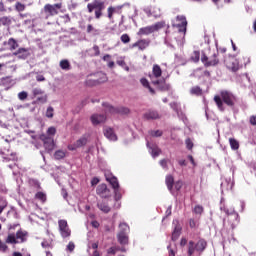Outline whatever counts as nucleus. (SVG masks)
Instances as JSON below:
<instances>
[{
	"instance_id": "0e129e2a",
	"label": "nucleus",
	"mask_w": 256,
	"mask_h": 256,
	"mask_svg": "<svg viewBox=\"0 0 256 256\" xmlns=\"http://www.w3.org/2000/svg\"><path fill=\"white\" fill-rule=\"evenodd\" d=\"M91 225L92 227H94V229H99V226H100L99 221L97 220L92 221Z\"/></svg>"
},
{
	"instance_id": "9d476101",
	"label": "nucleus",
	"mask_w": 256,
	"mask_h": 256,
	"mask_svg": "<svg viewBox=\"0 0 256 256\" xmlns=\"http://www.w3.org/2000/svg\"><path fill=\"white\" fill-rule=\"evenodd\" d=\"M172 27L178 29V33H182L185 37L187 33V18L184 15H178L174 20H172Z\"/></svg>"
},
{
	"instance_id": "5701e85b",
	"label": "nucleus",
	"mask_w": 256,
	"mask_h": 256,
	"mask_svg": "<svg viewBox=\"0 0 256 256\" xmlns=\"http://www.w3.org/2000/svg\"><path fill=\"white\" fill-rule=\"evenodd\" d=\"M152 74L155 79H159L161 75H163V70L161 69V66L159 64H154L152 67Z\"/></svg>"
},
{
	"instance_id": "37998d69",
	"label": "nucleus",
	"mask_w": 256,
	"mask_h": 256,
	"mask_svg": "<svg viewBox=\"0 0 256 256\" xmlns=\"http://www.w3.org/2000/svg\"><path fill=\"white\" fill-rule=\"evenodd\" d=\"M54 113H55V109H53V106H49L46 110V117L48 119H53Z\"/></svg>"
},
{
	"instance_id": "f257e3e1",
	"label": "nucleus",
	"mask_w": 256,
	"mask_h": 256,
	"mask_svg": "<svg viewBox=\"0 0 256 256\" xmlns=\"http://www.w3.org/2000/svg\"><path fill=\"white\" fill-rule=\"evenodd\" d=\"M11 229H15V226H10L6 238L3 240L0 239V251L2 253H7L9 251L8 245H22L29 241V232L20 228L18 231L12 232Z\"/></svg>"
},
{
	"instance_id": "680f3d73",
	"label": "nucleus",
	"mask_w": 256,
	"mask_h": 256,
	"mask_svg": "<svg viewBox=\"0 0 256 256\" xmlns=\"http://www.w3.org/2000/svg\"><path fill=\"white\" fill-rule=\"evenodd\" d=\"M189 227L191 229H195L197 227V222L195 221V219H190L189 220Z\"/></svg>"
},
{
	"instance_id": "c756f323",
	"label": "nucleus",
	"mask_w": 256,
	"mask_h": 256,
	"mask_svg": "<svg viewBox=\"0 0 256 256\" xmlns=\"http://www.w3.org/2000/svg\"><path fill=\"white\" fill-rule=\"evenodd\" d=\"M60 69L63 71H71V63L67 59H63L60 61Z\"/></svg>"
},
{
	"instance_id": "58836bf2",
	"label": "nucleus",
	"mask_w": 256,
	"mask_h": 256,
	"mask_svg": "<svg viewBox=\"0 0 256 256\" xmlns=\"http://www.w3.org/2000/svg\"><path fill=\"white\" fill-rule=\"evenodd\" d=\"M32 95L34 98L41 97V95H45V91L41 88H34L32 90Z\"/></svg>"
},
{
	"instance_id": "4c0bfd02",
	"label": "nucleus",
	"mask_w": 256,
	"mask_h": 256,
	"mask_svg": "<svg viewBox=\"0 0 256 256\" xmlns=\"http://www.w3.org/2000/svg\"><path fill=\"white\" fill-rule=\"evenodd\" d=\"M66 156V152L63 150H57L54 153V159H56L57 161H60V159H65Z\"/></svg>"
},
{
	"instance_id": "c9c22d12",
	"label": "nucleus",
	"mask_w": 256,
	"mask_h": 256,
	"mask_svg": "<svg viewBox=\"0 0 256 256\" xmlns=\"http://www.w3.org/2000/svg\"><path fill=\"white\" fill-rule=\"evenodd\" d=\"M119 233H122L123 235H127L129 233V225L127 223L123 222L119 224Z\"/></svg>"
},
{
	"instance_id": "ddd939ff",
	"label": "nucleus",
	"mask_w": 256,
	"mask_h": 256,
	"mask_svg": "<svg viewBox=\"0 0 256 256\" xmlns=\"http://www.w3.org/2000/svg\"><path fill=\"white\" fill-rule=\"evenodd\" d=\"M58 227H59L60 235L63 239H67L71 237V229L69 228V224L67 223V220H59Z\"/></svg>"
},
{
	"instance_id": "69168bd1",
	"label": "nucleus",
	"mask_w": 256,
	"mask_h": 256,
	"mask_svg": "<svg viewBox=\"0 0 256 256\" xmlns=\"http://www.w3.org/2000/svg\"><path fill=\"white\" fill-rule=\"evenodd\" d=\"M185 245H187V238H182L180 241V246L185 247Z\"/></svg>"
},
{
	"instance_id": "6ab92c4d",
	"label": "nucleus",
	"mask_w": 256,
	"mask_h": 256,
	"mask_svg": "<svg viewBox=\"0 0 256 256\" xmlns=\"http://www.w3.org/2000/svg\"><path fill=\"white\" fill-rule=\"evenodd\" d=\"M87 145V138L81 137L74 144L68 145L69 151H75L81 147H85Z\"/></svg>"
},
{
	"instance_id": "aec40b11",
	"label": "nucleus",
	"mask_w": 256,
	"mask_h": 256,
	"mask_svg": "<svg viewBox=\"0 0 256 256\" xmlns=\"http://www.w3.org/2000/svg\"><path fill=\"white\" fill-rule=\"evenodd\" d=\"M226 67L233 73H237V71H239V62H237V60H235V58H230L226 62Z\"/></svg>"
},
{
	"instance_id": "dca6fc26",
	"label": "nucleus",
	"mask_w": 256,
	"mask_h": 256,
	"mask_svg": "<svg viewBox=\"0 0 256 256\" xmlns=\"http://www.w3.org/2000/svg\"><path fill=\"white\" fill-rule=\"evenodd\" d=\"M12 55L17 59H27L31 56V52L28 48H18L17 51L13 52Z\"/></svg>"
},
{
	"instance_id": "a18cd8bd",
	"label": "nucleus",
	"mask_w": 256,
	"mask_h": 256,
	"mask_svg": "<svg viewBox=\"0 0 256 256\" xmlns=\"http://www.w3.org/2000/svg\"><path fill=\"white\" fill-rule=\"evenodd\" d=\"M161 153V149L157 146L151 148V155L152 157H159V154Z\"/></svg>"
},
{
	"instance_id": "ea45409f",
	"label": "nucleus",
	"mask_w": 256,
	"mask_h": 256,
	"mask_svg": "<svg viewBox=\"0 0 256 256\" xmlns=\"http://www.w3.org/2000/svg\"><path fill=\"white\" fill-rule=\"evenodd\" d=\"M2 25H11V18L7 16H3L0 18V26Z\"/></svg>"
},
{
	"instance_id": "6e6552de",
	"label": "nucleus",
	"mask_w": 256,
	"mask_h": 256,
	"mask_svg": "<svg viewBox=\"0 0 256 256\" xmlns=\"http://www.w3.org/2000/svg\"><path fill=\"white\" fill-rule=\"evenodd\" d=\"M207 249V240L200 238L197 243L193 240H190L188 243V255L193 256L195 254V251L197 253H203Z\"/></svg>"
},
{
	"instance_id": "79ce46f5",
	"label": "nucleus",
	"mask_w": 256,
	"mask_h": 256,
	"mask_svg": "<svg viewBox=\"0 0 256 256\" xmlns=\"http://www.w3.org/2000/svg\"><path fill=\"white\" fill-rule=\"evenodd\" d=\"M28 183L32 187H35V189H41V183H39V181H37L36 179H29Z\"/></svg>"
},
{
	"instance_id": "338daca9",
	"label": "nucleus",
	"mask_w": 256,
	"mask_h": 256,
	"mask_svg": "<svg viewBox=\"0 0 256 256\" xmlns=\"http://www.w3.org/2000/svg\"><path fill=\"white\" fill-rule=\"evenodd\" d=\"M36 81H38V82L45 81V76H43V75L36 76Z\"/></svg>"
},
{
	"instance_id": "2f4dec72",
	"label": "nucleus",
	"mask_w": 256,
	"mask_h": 256,
	"mask_svg": "<svg viewBox=\"0 0 256 256\" xmlns=\"http://www.w3.org/2000/svg\"><path fill=\"white\" fill-rule=\"evenodd\" d=\"M140 83L141 85H143V87H145L146 89H149V92L152 94V95H155V89H153L151 87V85L149 84V80H147V78H142L140 80Z\"/></svg>"
},
{
	"instance_id": "3c124183",
	"label": "nucleus",
	"mask_w": 256,
	"mask_h": 256,
	"mask_svg": "<svg viewBox=\"0 0 256 256\" xmlns=\"http://www.w3.org/2000/svg\"><path fill=\"white\" fill-rule=\"evenodd\" d=\"M27 97H29V94L26 91H22L18 93V99H20V101H25Z\"/></svg>"
},
{
	"instance_id": "c03bdc74",
	"label": "nucleus",
	"mask_w": 256,
	"mask_h": 256,
	"mask_svg": "<svg viewBox=\"0 0 256 256\" xmlns=\"http://www.w3.org/2000/svg\"><path fill=\"white\" fill-rule=\"evenodd\" d=\"M46 133H47L46 135H47L48 137H55V135H56V133H57V128L51 126V127H49V128L47 129V132H46Z\"/></svg>"
},
{
	"instance_id": "393cba45",
	"label": "nucleus",
	"mask_w": 256,
	"mask_h": 256,
	"mask_svg": "<svg viewBox=\"0 0 256 256\" xmlns=\"http://www.w3.org/2000/svg\"><path fill=\"white\" fill-rule=\"evenodd\" d=\"M106 181L110 183L112 189H119V180L115 176L106 177Z\"/></svg>"
},
{
	"instance_id": "2eb2a0df",
	"label": "nucleus",
	"mask_w": 256,
	"mask_h": 256,
	"mask_svg": "<svg viewBox=\"0 0 256 256\" xmlns=\"http://www.w3.org/2000/svg\"><path fill=\"white\" fill-rule=\"evenodd\" d=\"M96 193L102 199H108V197H111V190L107 187V184H99L96 188Z\"/></svg>"
},
{
	"instance_id": "72a5a7b5",
	"label": "nucleus",
	"mask_w": 256,
	"mask_h": 256,
	"mask_svg": "<svg viewBox=\"0 0 256 256\" xmlns=\"http://www.w3.org/2000/svg\"><path fill=\"white\" fill-rule=\"evenodd\" d=\"M229 143L232 151H239V141L235 138H229Z\"/></svg>"
},
{
	"instance_id": "9b49d317",
	"label": "nucleus",
	"mask_w": 256,
	"mask_h": 256,
	"mask_svg": "<svg viewBox=\"0 0 256 256\" xmlns=\"http://www.w3.org/2000/svg\"><path fill=\"white\" fill-rule=\"evenodd\" d=\"M103 107L106 115H129V113H131V110H129L127 107L115 108L109 103H104Z\"/></svg>"
},
{
	"instance_id": "a19ab883",
	"label": "nucleus",
	"mask_w": 256,
	"mask_h": 256,
	"mask_svg": "<svg viewBox=\"0 0 256 256\" xmlns=\"http://www.w3.org/2000/svg\"><path fill=\"white\" fill-rule=\"evenodd\" d=\"M116 63L117 65H119V67H122L123 70L129 71V67L127 66V63L125 62V60L119 59L116 61Z\"/></svg>"
},
{
	"instance_id": "bf43d9fd",
	"label": "nucleus",
	"mask_w": 256,
	"mask_h": 256,
	"mask_svg": "<svg viewBox=\"0 0 256 256\" xmlns=\"http://www.w3.org/2000/svg\"><path fill=\"white\" fill-rule=\"evenodd\" d=\"M67 250L70 251V253H73V251H75V243L69 242L67 245Z\"/></svg>"
},
{
	"instance_id": "7ed1b4c3",
	"label": "nucleus",
	"mask_w": 256,
	"mask_h": 256,
	"mask_svg": "<svg viewBox=\"0 0 256 256\" xmlns=\"http://www.w3.org/2000/svg\"><path fill=\"white\" fill-rule=\"evenodd\" d=\"M200 61L206 68L217 67V65L221 63V59L219 58V50L211 48L202 50Z\"/></svg>"
},
{
	"instance_id": "774afa93",
	"label": "nucleus",
	"mask_w": 256,
	"mask_h": 256,
	"mask_svg": "<svg viewBox=\"0 0 256 256\" xmlns=\"http://www.w3.org/2000/svg\"><path fill=\"white\" fill-rule=\"evenodd\" d=\"M250 123H251L252 125H256V116H251V117H250Z\"/></svg>"
},
{
	"instance_id": "0eeeda50",
	"label": "nucleus",
	"mask_w": 256,
	"mask_h": 256,
	"mask_svg": "<svg viewBox=\"0 0 256 256\" xmlns=\"http://www.w3.org/2000/svg\"><path fill=\"white\" fill-rule=\"evenodd\" d=\"M88 13L95 14V19H101L103 17V11H105V2L101 0H94L92 3L87 4Z\"/></svg>"
},
{
	"instance_id": "cd10ccee",
	"label": "nucleus",
	"mask_w": 256,
	"mask_h": 256,
	"mask_svg": "<svg viewBox=\"0 0 256 256\" xmlns=\"http://www.w3.org/2000/svg\"><path fill=\"white\" fill-rule=\"evenodd\" d=\"M180 236H181V226L179 224H176L172 232V241H177Z\"/></svg>"
},
{
	"instance_id": "4d7b16f0",
	"label": "nucleus",
	"mask_w": 256,
	"mask_h": 256,
	"mask_svg": "<svg viewBox=\"0 0 256 256\" xmlns=\"http://www.w3.org/2000/svg\"><path fill=\"white\" fill-rule=\"evenodd\" d=\"M114 197H115V201H121V192L119 191V189H114Z\"/></svg>"
},
{
	"instance_id": "7c9ffc66",
	"label": "nucleus",
	"mask_w": 256,
	"mask_h": 256,
	"mask_svg": "<svg viewBox=\"0 0 256 256\" xmlns=\"http://www.w3.org/2000/svg\"><path fill=\"white\" fill-rule=\"evenodd\" d=\"M48 96L47 94H42L41 96L36 97V100L33 102V105H43L47 103Z\"/></svg>"
},
{
	"instance_id": "b1692460",
	"label": "nucleus",
	"mask_w": 256,
	"mask_h": 256,
	"mask_svg": "<svg viewBox=\"0 0 256 256\" xmlns=\"http://www.w3.org/2000/svg\"><path fill=\"white\" fill-rule=\"evenodd\" d=\"M97 207L103 213H110L111 212V207H109V204L107 202H104V201L98 202Z\"/></svg>"
},
{
	"instance_id": "412c9836",
	"label": "nucleus",
	"mask_w": 256,
	"mask_h": 256,
	"mask_svg": "<svg viewBox=\"0 0 256 256\" xmlns=\"http://www.w3.org/2000/svg\"><path fill=\"white\" fill-rule=\"evenodd\" d=\"M152 85H155L158 87L160 91H169L171 89V86L169 84L165 83V79L163 80H152Z\"/></svg>"
},
{
	"instance_id": "473e14b6",
	"label": "nucleus",
	"mask_w": 256,
	"mask_h": 256,
	"mask_svg": "<svg viewBox=\"0 0 256 256\" xmlns=\"http://www.w3.org/2000/svg\"><path fill=\"white\" fill-rule=\"evenodd\" d=\"M34 199H37L38 201H40L42 203H46L47 202V194H45V192H37L34 196Z\"/></svg>"
},
{
	"instance_id": "f704fd0d",
	"label": "nucleus",
	"mask_w": 256,
	"mask_h": 256,
	"mask_svg": "<svg viewBox=\"0 0 256 256\" xmlns=\"http://www.w3.org/2000/svg\"><path fill=\"white\" fill-rule=\"evenodd\" d=\"M191 95H196L197 97L203 95V89L199 86H194L190 89Z\"/></svg>"
},
{
	"instance_id": "a211bd4d",
	"label": "nucleus",
	"mask_w": 256,
	"mask_h": 256,
	"mask_svg": "<svg viewBox=\"0 0 256 256\" xmlns=\"http://www.w3.org/2000/svg\"><path fill=\"white\" fill-rule=\"evenodd\" d=\"M143 118L146 119V121H155L161 119V114H159L157 110H148L144 113Z\"/></svg>"
},
{
	"instance_id": "49530a36",
	"label": "nucleus",
	"mask_w": 256,
	"mask_h": 256,
	"mask_svg": "<svg viewBox=\"0 0 256 256\" xmlns=\"http://www.w3.org/2000/svg\"><path fill=\"white\" fill-rule=\"evenodd\" d=\"M185 145H186V149H188V151H191L194 147L193 141L191 140V138H187L185 140Z\"/></svg>"
},
{
	"instance_id": "4be33fe9",
	"label": "nucleus",
	"mask_w": 256,
	"mask_h": 256,
	"mask_svg": "<svg viewBox=\"0 0 256 256\" xmlns=\"http://www.w3.org/2000/svg\"><path fill=\"white\" fill-rule=\"evenodd\" d=\"M103 133L105 138L109 139V141H117V134H115L113 128L106 127L104 128Z\"/></svg>"
},
{
	"instance_id": "bb28decb",
	"label": "nucleus",
	"mask_w": 256,
	"mask_h": 256,
	"mask_svg": "<svg viewBox=\"0 0 256 256\" xmlns=\"http://www.w3.org/2000/svg\"><path fill=\"white\" fill-rule=\"evenodd\" d=\"M166 186L168 187L169 191L173 190V186L175 185V178L173 175H167L165 178Z\"/></svg>"
},
{
	"instance_id": "1a4fd4ad",
	"label": "nucleus",
	"mask_w": 256,
	"mask_h": 256,
	"mask_svg": "<svg viewBox=\"0 0 256 256\" xmlns=\"http://www.w3.org/2000/svg\"><path fill=\"white\" fill-rule=\"evenodd\" d=\"M163 27H165V21H160L153 25L140 28L137 35L138 37H143V35H151V33H155L156 31L163 29Z\"/></svg>"
},
{
	"instance_id": "e2e57ef3",
	"label": "nucleus",
	"mask_w": 256,
	"mask_h": 256,
	"mask_svg": "<svg viewBox=\"0 0 256 256\" xmlns=\"http://www.w3.org/2000/svg\"><path fill=\"white\" fill-rule=\"evenodd\" d=\"M160 165L163 169H167V159L160 160Z\"/></svg>"
},
{
	"instance_id": "864d4df0",
	"label": "nucleus",
	"mask_w": 256,
	"mask_h": 256,
	"mask_svg": "<svg viewBox=\"0 0 256 256\" xmlns=\"http://www.w3.org/2000/svg\"><path fill=\"white\" fill-rule=\"evenodd\" d=\"M122 43H130L131 42V37H129V34H123L121 37H120Z\"/></svg>"
},
{
	"instance_id": "603ef678",
	"label": "nucleus",
	"mask_w": 256,
	"mask_h": 256,
	"mask_svg": "<svg viewBox=\"0 0 256 256\" xmlns=\"http://www.w3.org/2000/svg\"><path fill=\"white\" fill-rule=\"evenodd\" d=\"M151 137H161L163 135V131L161 130H152L150 131Z\"/></svg>"
},
{
	"instance_id": "e433bc0d",
	"label": "nucleus",
	"mask_w": 256,
	"mask_h": 256,
	"mask_svg": "<svg viewBox=\"0 0 256 256\" xmlns=\"http://www.w3.org/2000/svg\"><path fill=\"white\" fill-rule=\"evenodd\" d=\"M200 59L201 52L199 50H195L191 55V61H193V63H199Z\"/></svg>"
},
{
	"instance_id": "f03ea898",
	"label": "nucleus",
	"mask_w": 256,
	"mask_h": 256,
	"mask_svg": "<svg viewBox=\"0 0 256 256\" xmlns=\"http://www.w3.org/2000/svg\"><path fill=\"white\" fill-rule=\"evenodd\" d=\"M214 103L216 107L223 113L225 111V105L227 107H233L237 105V96L227 90L220 91V95L214 96Z\"/></svg>"
},
{
	"instance_id": "052dcab7",
	"label": "nucleus",
	"mask_w": 256,
	"mask_h": 256,
	"mask_svg": "<svg viewBox=\"0 0 256 256\" xmlns=\"http://www.w3.org/2000/svg\"><path fill=\"white\" fill-rule=\"evenodd\" d=\"M108 255H115V253H117V247H110L107 250Z\"/></svg>"
},
{
	"instance_id": "f3484780",
	"label": "nucleus",
	"mask_w": 256,
	"mask_h": 256,
	"mask_svg": "<svg viewBox=\"0 0 256 256\" xmlns=\"http://www.w3.org/2000/svg\"><path fill=\"white\" fill-rule=\"evenodd\" d=\"M90 121H91L92 125H101V123H105V121H107V115L93 114L90 117Z\"/></svg>"
},
{
	"instance_id": "20e7f679",
	"label": "nucleus",
	"mask_w": 256,
	"mask_h": 256,
	"mask_svg": "<svg viewBox=\"0 0 256 256\" xmlns=\"http://www.w3.org/2000/svg\"><path fill=\"white\" fill-rule=\"evenodd\" d=\"M55 4H45L42 9V15H44L45 19H51V17H56L61 13V9H63V0H53Z\"/></svg>"
},
{
	"instance_id": "13d9d810",
	"label": "nucleus",
	"mask_w": 256,
	"mask_h": 256,
	"mask_svg": "<svg viewBox=\"0 0 256 256\" xmlns=\"http://www.w3.org/2000/svg\"><path fill=\"white\" fill-rule=\"evenodd\" d=\"M93 51H94L95 57H99L101 55V50L99 49V46L94 45L93 46Z\"/></svg>"
},
{
	"instance_id": "39448f33",
	"label": "nucleus",
	"mask_w": 256,
	"mask_h": 256,
	"mask_svg": "<svg viewBox=\"0 0 256 256\" xmlns=\"http://www.w3.org/2000/svg\"><path fill=\"white\" fill-rule=\"evenodd\" d=\"M107 74L103 72H97L95 74H90L87 76L85 85L87 87H96V85H101V83H107Z\"/></svg>"
},
{
	"instance_id": "a878e982",
	"label": "nucleus",
	"mask_w": 256,
	"mask_h": 256,
	"mask_svg": "<svg viewBox=\"0 0 256 256\" xmlns=\"http://www.w3.org/2000/svg\"><path fill=\"white\" fill-rule=\"evenodd\" d=\"M5 45H8V49L10 51H15L19 47V43H17V40L14 38H10L7 42H5Z\"/></svg>"
},
{
	"instance_id": "f8f14e48",
	"label": "nucleus",
	"mask_w": 256,
	"mask_h": 256,
	"mask_svg": "<svg viewBox=\"0 0 256 256\" xmlns=\"http://www.w3.org/2000/svg\"><path fill=\"white\" fill-rule=\"evenodd\" d=\"M39 139L42 141L47 153H51L55 149V140L53 137L48 136L47 134H41Z\"/></svg>"
},
{
	"instance_id": "423d86ee",
	"label": "nucleus",
	"mask_w": 256,
	"mask_h": 256,
	"mask_svg": "<svg viewBox=\"0 0 256 256\" xmlns=\"http://www.w3.org/2000/svg\"><path fill=\"white\" fill-rule=\"evenodd\" d=\"M220 210L227 215V218L223 221L224 225L227 221L230 228L235 229L239 225V213L235 212V209L229 210L226 206H221Z\"/></svg>"
},
{
	"instance_id": "de8ad7c7",
	"label": "nucleus",
	"mask_w": 256,
	"mask_h": 256,
	"mask_svg": "<svg viewBox=\"0 0 256 256\" xmlns=\"http://www.w3.org/2000/svg\"><path fill=\"white\" fill-rule=\"evenodd\" d=\"M194 213L196 214V215H202L203 214V211H204V208H203V206H201V205H196L195 207H194Z\"/></svg>"
},
{
	"instance_id": "09e8293b",
	"label": "nucleus",
	"mask_w": 256,
	"mask_h": 256,
	"mask_svg": "<svg viewBox=\"0 0 256 256\" xmlns=\"http://www.w3.org/2000/svg\"><path fill=\"white\" fill-rule=\"evenodd\" d=\"M15 9L16 11H18L19 13H21V11H25V4L21 3V2H17L15 4Z\"/></svg>"
},
{
	"instance_id": "c85d7f7f",
	"label": "nucleus",
	"mask_w": 256,
	"mask_h": 256,
	"mask_svg": "<svg viewBox=\"0 0 256 256\" xmlns=\"http://www.w3.org/2000/svg\"><path fill=\"white\" fill-rule=\"evenodd\" d=\"M117 239L120 245H127L129 243V236L127 234L118 233Z\"/></svg>"
},
{
	"instance_id": "5fc2aeb1",
	"label": "nucleus",
	"mask_w": 256,
	"mask_h": 256,
	"mask_svg": "<svg viewBox=\"0 0 256 256\" xmlns=\"http://www.w3.org/2000/svg\"><path fill=\"white\" fill-rule=\"evenodd\" d=\"M107 13H108V19H113V14L115 13V7L113 6L108 7Z\"/></svg>"
},
{
	"instance_id": "8fccbe9b",
	"label": "nucleus",
	"mask_w": 256,
	"mask_h": 256,
	"mask_svg": "<svg viewBox=\"0 0 256 256\" xmlns=\"http://www.w3.org/2000/svg\"><path fill=\"white\" fill-rule=\"evenodd\" d=\"M86 32L95 33V35H97V33H99V30L95 29V27H93L91 24H88L86 28Z\"/></svg>"
},
{
	"instance_id": "6e6d98bb",
	"label": "nucleus",
	"mask_w": 256,
	"mask_h": 256,
	"mask_svg": "<svg viewBox=\"0 0 256 256\" xmlns=\"http://www.w3.org/2000/svg\"><path fill=\"white\" fill-rule=\"evenodd\" d=\"M174 187H175L176 191H181V189L183 187V182L181 180L174 182Z\"/></svg>"
},
{
	"instance_id": "4468645a",
	"label": "nucleus",
	"mask_w": 256,
	"mask_h": 256,
	"mask_svg": "<svg viewBox=\"0 0 256 256\" xmlns=\"http://www.w3.org/2000/svg\"><path fill=\"white\" fill-rule=\"evenodd\" d=\"M149 45H151V40L143 38L130 45V49L138 48V51H145Z\"/></svg>"
}]
</instances>
